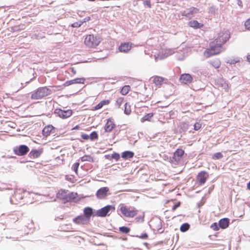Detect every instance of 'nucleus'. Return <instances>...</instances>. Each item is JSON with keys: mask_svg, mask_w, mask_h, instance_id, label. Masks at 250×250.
Listing matches in <instances>:
<instances>
[{"mask_svg": "<svg viewBox=\"0 0 250 250\" xmlns=\"http://www.w3.org/2000/svg\"><path fill=\"white\" fill-rule=\"evenodd\" d=\"M229 38V33L228 31H223L220 32L217 38L210 43V48L207 49L204 52V56L208 58L212 55L219 54L223 51L222 44L225 43Z\"/></svg>", "mask_w": 250, "mask_h": 250, "instance_id": "nucleus-1", "label": "nucleus"}, {"mask_svg": "<svg viewBox=\"0 0 250 250\" xmlns=\"http://www.w3.org/2000/svg\"><path fill=\"white\" fill-rule=\"evenodd\" d=\"M51 93V90L46 87H40L32 92L31 98L33 100H40L50 94Z\"/></svg>", "mask_w": 250, "mask_h": 250, "instance_id": "nucleus-2", "label": "nucleus"}, {"mask_svg": "<svg viewBox=\"0 0 250 250\" xmlns=\"http://www.w3.org/2000/svg\"><path fill=\"white\" fill-rule=\"evenodd\" d=\"M100 42V38L93 35H87L84 40L85 44L89 47H95L98 45Z\"/></svg>", "mask_w": 250, "mask_h": 250, "instance_id": "nucleus-3", "label": "nucleus"}, {"mask_svg": "<svg viewBox=\"0 0 250 250\" xmlns=\"http://www.w3.org/2000/svg\"><path fill=\"white\" fill-rule=\"evenodd\" d=\"M120 210L126 217H133L137 214V210L134 207L127 208L123 205H121Z\"/></svg>", "mask_w": 250, "mask_h": 250, "instance_id": "nucleus-4", "label": "nucleus"}, {"mask_svg": "<svg viewBox=\"0 0 250 250\" xmlns=\"http://www.w3.org/2000/svg\"><path fill=\"white\" fill-rule=\"evenodd\" d=\"M174 53V49H162V50L158 54L155 55V59L156 61H157L158 60H162L167 58L169 55H172Z\"/></svg>", "mask_w": 250, "mask_h": 250, "instance_id": "nucleus-5", "label": "nucleus"}, {"mask_svg": "<svg viewBox=\"0 0 250 250\" xmlns=\"http://www.w3.org/2000/svg\"><path fill=\"white\" fill-rule=\"evenodd\" d=\"M111 209L114 210L115 209L114 207L111 205H107V206L98 210L96 212V215L98 216L105 217L106 215H108V212Z\"/></svg>", "mask_w": 250, "mask_h": 250, "instance_id": "nucleus-6", "label": "nucleus"}, {"mask_svg": "<svg viewBox=\"0 0 250 250\" xmlns=\"http://www.w3.org/2000/svg\"><path fill=\"white\" fill-rule=\"evenodd\" d=\"M54 113L60 117L65 119L70 117L72 115V112L71 110H63L61 109H56Z\"/></svg>", "mask_w": 250, "mask_h": 250, "instance_id": "nucleus-7", "label": "nucleus"}, {"mask_svg": "<svg viewBox=\"0 0 250 250\" xmlns=\"http://www.w3.org/2000/svg\"><path fill=\"white\" fill-rule=\"evenodd\" d=\"M199 9L198 8L192 7L182 12V15L190 19L193 17L195 14L197 13Z\"/></svg>", "mask_w": 250, "mask_h": 250, "instance_id": "nucleus-8", "label": "nucleus"}, {"mask_svg": "<svg viewBox=\"0 0 250 250\" xmlns=\"http://www.w3.org/2000/svg\"><path fill=\"white\" fill-rule=\"evenodd\" d=\"M74 223L78 225H85L89 224L90 221L89 219L83 215H80L75 218L73 220Z\"/></svg>", "mask_w": 250, "mask_h": 250, "instance_id": "nucleus-9", "label": "nucleus"}, {"mask_svg": "<svg viewBox=\"0 0 250 250\" xmlns=\"http://www.w3.org/2000/svg\"><path fill=\"white\" fill-rule=\"evenodd\" d=\"M215 85L218 88H220L226 90L228 88V84L222 78H218L215 80Z\"/></svg>", "mask_w": 250, "mask_h": 250, "instance_id": "nucleus-10", "label": "nucleus"}, {"mask_svg": "<svg viewBox=\"0 0 250 250\" xmlns=\"http://www.w3.org/2000/svg\"><path fill=\"white\" fill-rule=\"evenodd\" d=\"M109 188L107 187H103L100 188L96 193V196L98 199H103L107 195Z\"/></svg>", "mask_w": 250, "mask_h": 250, "instance_id": "nucleus-11", "label": "nucleus"}, {"mask_svg": "<svg viewBox=\"0 0 250 250\" xmlns=\"http://www.w3.org/2000/svg\"><path fill=\"white\" fill-rule=\"evenodd\" d=\"M180 81L185 84L190 83L192 81V78L189 74H183L181 75Z\"/></svg>", "mask_w": 250, "mask_h": 250, "instance_id": "nucleus-12", "label": "nucleus"}, {"mask_svg": "<svg viewBox=\"0 0 250 250\" xmlns=\"http://www.w3.org/2000/svg\"><path fill=\"white\" fill-rule=\"evenodd\" d=\"M29 150L28 147L26 145H21L17 150V155L23 156L25 155Z\"/></svg>", "mask_w": 250, "mask_h": 250, "instance_id": "nucleus-13", "label": "nucleus"}, {"mask_svg": "<svg viewBox=\"0 0 250 250\" xmlns=\"http://www.w3.org/2000/svg\"><path fill=\"white\" fill-rule=\"evenodd\" d=\"M115 125L113 121L109 119L107 120L106 124L105 125L104 129L105 132H110L114 128Z\"/></svg>", "mask_w": 250, "mask_h": 250, "instance_id": "nucleus-14", "label": "nucleus"}, {"mask_svg": "<svg viewBox=\"0 0 250 250\" xmlns=\"http://www.w3.org/2000/svg\"><path fill=\"white\" fill-rule=\"evenodd\" d=\"M131 48V44L129 42L121 43L119 47V50L120 52L126 53L128 52Z\"/></svg>", "mask_w": 250, "mask_h": 250, "instance_id": "nucleus-15", "label": "nucleus"}, {"mask_svg": "<svg viewBox=\"0 0 250 250\" xmlns=\"http://www.w3.org/2000/svg\"><path fill=\"white\" fill-rule=\"evenodd\" d=\"M84 79L83 78H76L70 81H67L64 83V86H69L74 83H83Z\"/></svg>", "mask_w": 250, "mask_h": 250, "instance_id": "nucleus-16", "label": "nucleus"}, {"mask_svg": "<svg viewBox=\"0 0 250 250\" xmlns=\"http://www.w3.org/2000/svg\"><path fill=\"white\" fill-rule=\"evenodd\" d=\"M206 175L207 173L205 171H202L198 174L197 180L200 184L202 185L206 182L207 178Z\"/></svg>", "mask_w": 250, "mask_h": 250, "instance_id": "nucleus-17", "label": "nucleus"}, {"mask_svg": "<svg viewBox=\"0 0 250 250\" xmlns=\"http://www.w3.org/2000/svg\"><path fill=\"white\" fill-rule=\"evenodd\" d=\"M229 222V219L228 218H225L219 221V225L220 227L222 229H226L228 227Z\"/></svg>", "mask_w": 250, "mask_h": 250, "instance_id": "nucleus-18", "label": "nucleus"}, {"mask_svg": "<svg viewBox=\"0 0 250 250\" xmlns=\"http://www.w3.org/2000/svg\"><path fill=\"white\" fill-rule=\"evenodd\" d=\"M188 25L194 28H201L203 26L202 23L198 22L197 21H191L188 22Z\"/></svg>", "mask_w": 250, "mask_h": 250, "instance_id": "nucleus-19", "label": "nucleus"}, {"mask_svg": "<svg viewBox=\"0 0 250 250\" xmlns=\"http://www.w3.org/2000/svg\"><path fill=\"white\" fill-rule=\"evenodd\" d=\"M84 216L89 219L90 221V217L93 214V209L90 207H86L83 210Z\"/></svg>", "mask_w": 250, "mask_h": 250, "instance_id": "nucleus-20", "label": "nucleus"}, {"mask_svg": "<svg viewBox=\"0 0 250 250\" xmlns=\"http://www.w3.org/2000/svg\"><path fill=\"white\" fill-rule=\"evenodd\" d=\"M134 156V153L131 151H125L122 153V157L124 159L131 158Z\"/></svg>", "mask_w": 250, "mask_h": 250, "instance_id": "nucleus-21", "label": "nucleus"}, {"mask_svg": "<svg viewBox=\"0 0 250 250\" xmlns=\"http://www.w3.org/2000/svg\"><path fill=\"white\" fill-rule=\"evenodd\" d=\"M164 79L163 78L159 76H156L154 78L153 82L156 85L160 86L164 83Z\"/></svg>", "mask_w": 250, "mask_h": 250, "instance_id": "nucleus-22", "label": "nucleus"}, {"mask_svg": "<svg viewBox=\"0 0 250 250\" xmlns=\"http://www.w3.org/2000/svg\"><path fill=\"white\" fill-rule=\"evenodd\" d=\"M53 128V127L52 125L45 126L42 130L43 135L46 137L48 136L50 134Z\"/></svg>", "mask_w": 250, "mask_h": 250, "instance_id": "nucleus-23", "label": "nucleus"}, {"mask_svg": "<svg viewBox=\"0 0 250 250\" xmlns=\"http://www.w3.org/2000/svg\"><path fill=\"white\" fill-rule=\"evenodd\" d=\"M210 63L215 68H219L221 65V62L218 59L211 61Z\"/></svg>", "mask_w": 250, "mask_h": 250, "instance_id": "nucleus-24", "label": "nucleus"}, {"mask_svg": "<svg viewBox=\"0 0 250 250\" xmlns=\"http://www.w3.org/2000/svg\"><path fill=\"white\" fill-rule=\"evenodd\" d=\"M40 152L37 150H33L29 153V156L33 158H37L40 156Z\"/></svg>", "mask_w": 250, "mask_h": 250, "instance_id": "nucleus-25", "label": "nucleus"}, {"mask_svg": "<svg viewBox=\"0 0 250 250\" xmlns=\"http://www.w3.org/2000/svg\"><path fill=\"white\" fill-rule=\"evenodd\" d=\"M130 86L129 85H125L121 90V93L123 95H125L130 90Z\"/></svg>", "mask_w": 250, "mask_h": 250, "instance_id": "nucleus-26", "label": "nucleus"}, {"mask_svg": "<svg viewBox=\"0 0 250 250\" xmlns=\"http://www.w3.org/2000/svg\"><path fill=\"white\" fill-rule=\"evenodd\" d=\"M57 196L60 198L67 200L66 192L64 190H62L61 192H59V193L57 194Z\"/></svg>", "mask_w": 250, "mask_h": 250, "instance_id": "nucleus-27", "label": "nucleus"}, {"mask_svg": "<svg viewBox=\"0 0 250 250\" xmlns=\"http://www.w3.org/2000/svg\"><path fill=\"white\" fill-rule=\"evenodd\" d=\"M189 225L188 223H184L180 227V230L182 232H186L189 229Z\"/></svg>", "mask_w": 250, "mask_h": 250, "instance_id": "nucleus-28", "label": "nucleus"}, {"mask_svg": "<svg viewBox=\"0 0 250 250\" xmlns=\"http://www.w3.org/2000/svg\"><path fill=\"white\" fill-rule=\"evenodd\" d=\"M124 106H125V109H124L125 114L126 115L130 114L131 113V109H130V105H128L127 103H126L125 104Z\"/></svg>", "mask_w": 250, "mask_h": 250, "instance_id": "nucleus-29", "label": "nucleus"}, {"mask_svg": "<svg viewBox=\"0 0 250 250\" xmlns=\"http://www.w3.org/2000/svg\"><path fill=\"white\" fill-rule=\"evenodd\" d=\"M81 160L83 162L88 161V162H92L93 158L89 155H84L81 158Z\"/></svg>", "mask_w": 250, "mask_h": 250, "instance_id": "nucleus-30", "label": "nucleus"}, {"mask_svg": "<svg viewBox=\"0 0 250 250\" xmlns=\"http://www.w3.org/2000/svg\"><path fill=\"white\" fill-rule=\"evenodd\" d=\"M153 113L147 114L141 119V122H144L146 121H149V119H150L153 116Z\"/></svg>", "mask_w": 250, "mask_h": 250, "instance_id": "nucleus-31", "label": "nucleus"}, {"mask_svg": "<svg viewBox=\"0 0 250 250\" xmlns=\"http://www.w3.org/2000/svg\"><path fill=\"white\" fill-rule=\"evenodd\" d=\"M119 230L124 233H127L129 232L130 229L126 227H121L119 228Z\"/></svg>", "mask_w": 250, "mask_h": 250, "instance_id": "nucleus-32", "label": "nucleus"}, {"mask_svg": "<svg viewBox=\"0 0 250 250\" xmlns=\"http://www.w3.org/2000/svg\"><path fill=\"white\" fill-rule=\"evenodd\" d=\"M98 137V134L96 131H93L89 135V138L91 140H93L94 139H97Z\"/></svg>", "mask_w": 250, "mask_h": 250, "instance_id": "nucleus-33", "label": "nucleus"}, {"mask_svg": "<svg viewBox=\"0 0 250 250\" xmlns=\"http://www.w3.org/2000/svg\"><path fill=\"white\" fill-rule=\"evenodd\" d=\"M222 157L223 155L220 152L216 153L212 156V159L214 160L220 159Z\"/></svg>", "mask_w": 250, "mask_h": 250, "instance_id": "nucleus-34", "label": "nucleus"}, {"mask_svg": "<svg viewBox=\"0 0 250 250\" xmlns=\"http://www.w3.org/2000/svg\"><path fill=\"white\" fill-rule=\"evenodd\" d=\"M124 100V98L123 97L118 98L116 100V104L118 107H120L121 106V105L123 103Z\"/></svg>", "mask_w": 250, "mask_h": 250, "instance_id": "nucleus-35", "label": "nucleus"}, {"mask_svg": "<svg viewBox=\"0 0 250 250\" xmlns=\"http://www.w3.org/2000/svg\"><path fill=\"white\" fill-rule=\"evenodd\" d=\"M184 151L182 149H178L174 153L175 156H177L178 157H181L183 155Z\"/></svg>", "mask_w": 250, "mask_h": 250, "instance_id": "nucleus-36", "label": "nucleus"}, {"mask_svg": "<svg viewBox=\"0 0 250 250\" xmlns=\"http://www.w3.org/2000/svg\"><path fill=\"white\" fill-rule=\"evenodd\" d=\"M176 57L179 60H182L185 57V54L183 52H181L177 54Z\"/></svg>", "mask_w": 250, "mask_h": 250, "instance_id": "nucleus-37", "label": "nucleus"}, {"mask_svg": "<svg viewBox=\"0 0 250 250\" xmlns=\"http://www.w3.org/2000/svg\"><path fill=\"white\" fill-rule=\"evenodd\" d=\"M79 165L80 164L79 163H75L72 166V168L73 169V170L75 171L76 173H77L78 168L79 167Z\"/></svg>", "mask_w": 250, "mask_h": 250, "instance_id": "nucleus-38", "label": "nucleus"}, {"mask_svg": "<svg viewBox=\"0 0 250 250\" xmlns=\"http://www.w3.org/2000/svg\"><path fill=\"white\" fill-rule=\"evenodd\" d=\"M202 124L200 122H197L194 125V129L195 130H199L201 127Z\"/></svg>", "mask_w": 250, "mask_h": 250, "instance_id": "nucleus-39", "label": "nucleus"}, {"mask_svg": "<svg viewBox=\"0 0 250 250\" xmlns=\"http://www.w3.org/2000/svg\"><path fill=\"white\" fill-rule=\"evenodd\" d=\"M112 158L116 160V161L118 160L120 157V155L117 153H113L111 156Z\"/></svg>", "mask_w": 250, "mask_h": 250, "instance_id": "nucleus-40", "label": "nucleus"}, {"mask_svg": "<svg viewBox=\"0 0 250 250\" xmlns=\"http://www.w3.org/2000/svg\"><path fill=\"white\" fill-rule=\"evenodd\" d=\"M245 26L247 29L250 30V19L246 21Z\"/></svg>", "mask_w": 250, "mask_h": 250, "instance_id": "nucleus-41", "label": "nucleus"}, {"mask_svg": "<svg viewBox=\"0 0 250 250\" xmlns=\"http://www.w3.org/2000/svg\"><path fill=\"white\" fill-rule=\"evenodd\" d=\"M83 22H75L72 24L73 27H79L82 24Z\"/></svg>", "mask_w": 250, "mask_h": 250, "instance_id": "nucleus-42", "label": "nucleus"}, {"mask_svg": "<svg viewBox=\"0 0 250 250\" xmlns=\"http://www.w3.org/2000/svg\"><path fill=\"white\" fill-rule=\"evenodd\" d=\"M102 107V104H100V103H99L97 105H96V106L93 107V110H96L101 108Z\"/></svg>", "mask_w": 250, "mask_h": 250, "instance_id": "nucleus-43", "label": "nucleus"}, {"mask_svg": "<svg viewBox=\"0 0 250 250\" xmlns=\"http://www.w3.org/2000/svg\"><path fill=\"white\" fill-rule=\"evenodd\" d=\"M144 5H147L149 8H151V5L150 1L148 0H146L144 1Z\"/></svg>", "mask_w": 250, "mask_h": 250, "instance_id": "nucleus-44", "label": "nucleus"}, {"mask_svg": "<svg viewBox=\"0 0 250 250\" xmlns=\"http://www.w3.org/2000/svg\"><path fill=\"white\" fill-rule=\"evenodd\" d=\"M81 137L84 140H88V139H90L89 135L86 134H82Z\"/></svg>", "mask_w": 250, "mask_h": 250, "instance_id": "nucleus-45", "label": "nucleus"}, {"mask_svg": "<svg viewBox=\"0 0 250 250\" xmlns=\"http://www.w3.org/2000/svg\"><path fill=\"white\" fill-rule=\"evenodd\" d=\"M211 228L213 229H214V230H218V226H217V224H216V223H214L213 225H212L211 226Z\"/></svg>", "mask_w": 250, "mask_h": 250, "instance_id": "nucleus-46", "label": "nucleus"}, {"mask_svg": "<svg viewBox=\"0 0 250 250\" xmlns=\"http://www.w3.org/2000/svg\"><path fill=\"white\" fill-rule=\"evenodd\" d=\"M180 203L179 202L176 204L174 205L172 207L173 210H175L178 207L180 206Z\"/></svg>", "mask_w": 250, "mask_h": 250, "instance_id": "nucleus-47", "label": "nucleus"}, {"mask_svg": "<svg viewBox=\"0 0 250 250\" xmlns=\"http://www.w3.org/2000/svg\"><path fill=\"white\" fill-rule=\"evenodd\" d=\"M108 101H101L100 104H102V107L105 104H106V103H108Z\"/></svg>", "mask_w": 250, "mask_h": 250, "instance_id": "nucleus-48", "label": "nucleus"}, {"mask_svg": "<svg viewBox=\"0 0 250 250\" xmlns=\"http://www.w3.org/2000/svg\"><path fill=\"white\" fill-rule=\"evenodd\" d=\"M147 237V235L146 234V233H145L144 234H143L141 236V238H142V239H146Z\"/></svg>", "mask_w": 250, "mask_h": 250, "instance_id": "nucleus-49", "label": "nucleus"}, {"mask_svg": "<svg viewBox=\"0 0 250 250\" xmlns=\"http://www.w3.org/2000/svg\"><path fill=\"white\" fill-rule=\"evenodd\" d=\"M25 85H24V83H21V85L20 86V88H22V87H23Z\"/></svg>", "mask_w": 250, "mask_h": 250, "instance_id": "nucleus-50", "label": "nucleus"}, {"mask_svg": "<svg viewBox=\"0 0 250 250\" xmlns=\"http://www.w3.org/2000/svg\"><path fill=\"white\" fill-rule=\"evenodd\" d=\"M247 187L249 189H250V181L248 183L247 185Z\"/></svg>", "mask_w": 250, "mask_h": 250, "instance_id": "nucleus-51", "label": "nucleus"}, {"mask_svg": "<svg viewBox=\"0 0 250 250\" xmlns=\"http://www.w3.org/2000/svg\"><path fill=\"white\" fill-rule=\"evenodd\" d=\"M247 59L248 61L250 62V55L248 56Z\"/></svg>", "mask_w": 250, "mask_h": 250, "instance_id": "nucleus-52", "label": "nucleus"}, {"mask_svg": "<svg viewBox=\"0 0 250 250\" xmlns=\"http://www.w3.org/2000/svg\"><path fill=\"white\" fill-rule=\"evenodd\" d=\"M10 202H11V204H13V200H12V198H10Z\"/></svg>", "mask_w": 250, "mask_h": 250, "instance_id": "nucleus-53", "label": "nucleus"}, {"mask_svg": "<svg viewBox=\"0 0 250 250\" xmlns=\"http://www.w3.org/2000/svg\"><path fill=\"white\" fill-rule=\"evenodd\" d=\"M137 219H138V220L141 219L142 220H143V217H138V218H137Z\"/></svg>", "mask_w": 250, "mask_h": 250, "instance_id": "nucleus-54", "label": "nucleus"}, {"mask_svg": "<svg viewBox=\"0 0 250 250\" xmlns=\"http://www.w3.org/2000/svg\"><path fill=\"white\" fill-rule=\"evenodd\" d=\"M13 151L16 153V147L13 148Z\"/></svg>", "mask_w": 250, "mask_h": 250, "instance_id": "nucleus-55", "label": "nucleus"}, {"mask_svg": "<svg viewBox=\"0 0 250 250\" xmlns=\"http://www.w3.org/2000/svg\"><path fill=\"white\" fill-rule=\"evenodd\" d=\"M240 3H241V1L240 0H238V4L239 5H240Z\"/></svg>", "mask_w": 250, "mask_h": 250, "instance_id": "nucleus-56", "label": "nucleus"}, {"mask_svg": "<svg viewBox=\"0 0 250 250\" xmlns=\"http://www.w3.org/2000/svg\"><path fill=\"white\" fill-rule=\"evenodd\" d=\"M71 195H72V196H73V195H74V193H71ZM74 197H75L74 196H73V198H74Z\"/></svg>", "mask_w": 250, "mask_h": 250, "instance_id": "nucleus-57", "label": "nucleus"}, {"mask_svg": "<svg viewBox=\"0 0 250 250\" xmlns=\"http://www.w3.org/2000/svg\"><path fill=\"white\" fill-rule=\"evenodd\" d=\"M14 193H16V190H15H15H14Z\"/></svg>", "mask_w": 250, "mask_h": 250, "instance_id": "nucleus-58", "label": "nucleus"}, {"mask_svg": "<svg viewBox=\"0 0 250 250\" xmlns=\"http://www.w3.org/2000/svg\"><path fill=\"white\" fill-rule=\"evenodd\" d=\"M28 83V82H26L25 83Z\"/></svg>", "mask_w": 250, "mask_h": 250, "instance_id": "nucleus-59", "label": "nucleus"}]
</instances>
